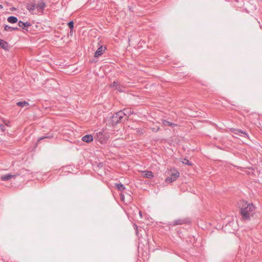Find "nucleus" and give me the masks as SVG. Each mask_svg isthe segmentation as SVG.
Segmentation results:
<instances>
[{"label": "nucleus", "mask_w": 262, "mask_h": 262, "mask_svg": "<svg viewBox=\"0 0 262 262\" xmlns=\"http://www.w3.org/2000/svg\"><path fill=\"white\" fill-rule=\"evenodd\" d=\"M121 120H122V119H119V117L118 118V116H116V113L115 114H114L112 117V122L113 124H117L118 123H119Z\"/></svg>", "instance_id": "nucleus-13"}, {"label": "nucleus", "mask_w": 262, "mask_h": 262, "mask_svg": "<svg viewBox=\"0 0 262 262\" xmlns=\"http://www.w3.org/2000/svg\"><path fill=\"white\" fill-rule=\"evenodd\" d=\"M134 228H135L136 230H137V226L136 225H135V224L134 225Z\"/></svg>", "instance_id": "nucleus-31"}, {"label": "nucleus", "mask_w": 262, "mask_h": 262, "mask_svg": "<svg viewBox=\"0 0 262 262\" xmlns=\"http://www.w3.org/2000/svg\"><path fill=\"white\" fill-rule=\"evenodd\" d=\"M0 129L2 131H4L5 130V126L4 125L2 124H0Z\"/></svg>", "instance_id": "nucleus-29"}, {"label": "nucleus", "mask_w": 262, "mask_h": 262, "mask_svg": "<svg viewBox=\"0 0 262 262\" xmlns=\"http://www.w3.org/2000/svg\"><path fill=\"white\" fill-rule=\"evenodd\" d=\"M17 105L20 107H24L29 105L28 102L26 101H19L16 103Z\"/></svg>", "instance_id": "nucleus-22"}, {"label": "nucleus", "mask_w": 262, "mask_h": 262, "mask_svg": "<svg viewBox=\"0 0 262 262\" xmlns=\"http://www.w3.org/2000/svg\"><path fill=\"white\" fill-rule=\"evenodd\" d=\"M182 163L184 164H185V165H189V166H191L192 165V163L191 162H190L188 159H184L183 160V161H182Z\"/></svg>", "instance_id": "nucleus-25"}, {"label": "nucleus", "mask_w": 262, "mask_h": 262, "mask_svg": "<svg viewBox=\"0 0 262 262\" xmlns=\"http://www.w3.org/2000/svg\"><path fill=\"white\" fill-rule=\"evenodd\" d=\"M151 129L154 132H157L158 130H159L160 127H159V126H156V127H151Z\"/></svg>", "instance_id": "nucleus-27"}, {"label": "nucleus", "mask_w": 262, "mask_h": 262, "mask_svg": "<svg viewBox=\"0 0 262 262\" xmlns=\"http://www.w3.org/2000/svg\"><path fill=\"white\" fill-rule=\"evenodd\" d=\"M136 132L138 134H141L143 133V130L142 129H140L136 128Z\"/></svg>", "instance_id": "nucleus-28"}, {"label": "nucleus", "mask_w": 262, "mask_h": 262, "mask_svg": "<svg viewBox=\"0 0 262 262\" xmlns=\"http://www.w3.org/2000/svg\"><path fill=\"white\" fill-rule=\"evenodd\" d=\"M18 28L16 27V28H14V27H10L8 25H6L5 26V30L7 31H9V32H12L14 30H18Z\"/></svg>", "instance_id": "nucleus-19"}, {"label": "nucleus", "mask_w": 262, "mask_h": 262, "mask_svg": "<svg viewBox=\"0 0 262 262\" xmlns=\"http://www.w3.org/2000/svg\"><path fill=\"white\" fill-rule=\"evenodd\" d=\"M116 114V116H118V118L119 117V119H122L124 117H125L124 115L125 114L123 112V110H121L118 112H117Z\"/></svg>", "instance_id": "nucleus-21"}, {"label": "nucleus", "mask_w": 262, "mask_h": 262, "mask_svg": "<svg viewBox=\"0 0 262 262\" xmlns=\"http://www.w3.org/2000/svg\"><path fill=\"white\" fill-rule=\"evenodd\" d=\"M232 132L235 135L246 138H249L248 135L245 132L243 131L241 129L233 128L232 129Z\"/></svg>", "instance_id": "nucleus-5"}, {"label": "nucleus", "mask_w": 262, "mask_h": 262, "mask_svg": "<svg viewBox=\"0 0 262 262\" xmlns=\"http://www.w3.org/2000/svg\"><path fill=\"white\" fill-rule=\"evenodd\" d=\"M168 174L169 176L166 178L165 182L167 183H170L176 181L179 177L180 173L177 170L173 169L168 172Z\"/></svg>", "instance_id": "nucleus-2"}, {"label": "nucleus", "mask_w": 262, "mask_h": 262, "mask_svg": "<svg viewBox=\"0 0 262 262\" xmlns=\"http://www.w3.org/2000/svg\"><path fill=\"white\" fill-rule=\"evenodd\" d=\"M53 137V135L52 134H49L48 135L43 136V137H41L38 138V142H39L41 140H43V139H45L46 138H52Z\"/></svg>", "instance_id": "nucleus-24"}, {"label": "nucleus", "mask_w": 262, "mask_h": 262, "mask_svg": "<svg viewBox=\"0 0 262 262\" xmlns=\"http://www.w3.org/2000/svg\"><path fill=\"white\" fill-rule=\"evenodd\" d=\"M140 216H141V212H140Z\"/></svg>", "instance_id": "nucleus-33"}, {"label": "nucleus", "mask_w": 262, "mask_h": 262, "mask_svg": "<svg viewBox=\"0 0 262 262\" xmlns=\"http://www.w3.org/2000/svg\"><path fill=\"white\" fill-rule=\"evenodd\" d=\"M233 224H234V222L232 221H230L227 224H226L225 226L223 227V229L225 231L232 232L233 231V230H230L229 227L232 226Z\"/></svg>", "instance_id": "nucleus-8"}, {"label": "nucleus", "mask_w": 262, "mask_h": 262, "mask_svg": "<svg viewBox=\"0 0 262 262\" xmlns=\"http://www.w3.org/2000/svg\"><path fill=\"white\" fill-rule=\"evenodd\" d=\"M18 26L19 27L23 28V29H26L27 30V29L31 26V24L28 21H27V22H23L22 21H18Z\"/></svg>", "instance_id": "nucleus-9"}, {"label": "nucleus", "mask_w": 262, "mask_h": 262, "mask_svg": "<svg viewBox=\"0 0 262 262\" xmlns=\"http://www.w3.org/2000/svg\"><path fill=\"white\" fill-rule=\"evenodd\" d=\"M254 209L255 207L252 203H247L246 202L243 204L241 209V213L243 220L244 221L250 220L251 216L253 215Z\"/></svg>", "instance_id": "nucleus-1"}, {"label": "nucleus", "mask_w": 262, "mask_h": 262, "mask_svg": "<svg viewBox=\"0 0 262 262\" xmlns=\"http://www.w3.org/2000/svg\"><path fill=\"white\" fill-rule=\"evenodd\" d=\"M70 33L72 34V30H71Z\"/></svg>", "instance_id": "nucleus-32"}, {"label": "nucleus", "mask_w": 262, "mask_h": 262, "mask_svg": "<svg viewBox=\"0 0 262 262\" xmlns=\"http://www.w3.org/2000/svg\"><path fill=\"white\" fill-rule=\"evenodd\" d=\"M106 49V47H104L102 46H100L95 53L94 57L98 58L102 55L105 50Z\"/></svg>", "instance_id": "nucleus-6"}, {"label": "nucleus", "mask_w": 262, "mask_h": 262, "mask_svg": "<svg viewBox=\"0 0 262 262\" xmlns=\"http://www.w3.org/2000/svg\"><path fill=\"white\" fill-rule=\"evenodd\" d=\"M162 123L165 126H176L177 124L175 123H171L169 121H168L165 119L161 120Z\"/></svg>", "instance_id": "nucleus-12"}, {"label": "nucleus", "mask_w": 262, "mask_h": 262, "mask_svg": "<svg viewBox=\"0 0 262 262\" xmlns=\"http://www.w3.org/2000/svg\"><path fill=\"white\" fill-rule=\"evenodd\" d=\"M82 140L83 142L89 143L93 140V137L91 135H86L82 137Z\"/></svg>", "instance_id": "nucleus-10"}, {"label": "nucleus", "mask_w": 262, "mask_h": 262, "mask_svg": "<svg viewBox=\"0 0 262 262\" xmlns=\"http://www.w3.org/2000/svg\"><path fill=\"white\" fill-rule=\"evenodd\" d=\"M46 7V4L43 1H39L35 4V10L37 11V13L42 14Z\"/></svg>", "instance_id": "nucleus-3"}, {"label": "nucleus", "mask_w": 262, "mask_h": 262, "mask_svg": "<svg viewBox=\"0 0 262 262\" xmlns=\"http://www.w3.org/2000/svg\"><path fill=\"white\" fill-rule=\"evenodd\" d=\"M16 176V174H7L2 176L1 179L3 181H7L12 178H15Z\"/></svg>", "instance_id": "nucleus-7"}, {"label": "nucleus", "mask_w": 262, "mask_h": 262, "mask_svg": "<svg viewBox=\"0 0 262 262\" xmlns=\"http://www.w3.org/2000/svg\"><path fill=\"white\" fill-rule=\"evenodd\" d=\"M115 187L120 191H122L126 189L125 187L122 183H116Z\"/></svg>", "instance_id": "nucleus-17"}, {"label": "nucleus", "mask_w": 262, "mask_h": 262, "mask_svg": "<svg viewBox=\"0 0 262 262\" xmlns=\"http://www.w3.org/2000/svg\"><path fill=\"white\" fill-rule=\"evenodd\" d=\"M111 87H115L119 91H121L120 84L117 82L114 81V82L110 84Z\"/></svg>", "instance_id": "nucleus-20"}, {"label": "nucleus", "mask_w": 262, "mask_h": 262, "mask_svg": "<svg viewBox=\"0 0 262 262\" xmlns=\"http://www.w3.org/2000/svg\"><path fill=\"white\" fill-rule=\"evenodd\" d=\"M7 20L9 23H11V24L15 23L18 20L17 18L15 16H9Z\"/></svg>", "instance_id": "nucleus-18"}, {"label": "nucleus", "mask_w": 262, "mask_h": 262, "mask_svg": "<svg viewBox=\"0 0 262 262\" xmlns=\"http://www.w3.org/2000/svg\"><path fill=\"white\" fill-rule=\"evenodd\" d=\"M123 112L124 113V115L126 117L125 119H127V118L129 117V116H130V115L133 114V111L129 108H124L123 110Z\"/></svg>", "instance_id": "nucleus-11"}, {"label": "nucleus", "mask_w": 262, "mask_h": 262, "mask_svg": "<svg viewBox=\"0 0 262 262\" xmlns=\"http://www.w3.org/2000/svg\"><path fill=\"white\" fill-rule=\"evenodd\" d=\"M184 221L183 220H181V219H178V220H176L174 221H173L172 225L173 226L182 225V224H184Z\"/></svg>", "instance_id": "nucleus-23"}, {"label": "nucleus", "mask_w": 262, "mask_h": 262, "mask_svg": "<svg viewBox=\"0 0 262 262\" xmlns=\"http://www.w3.org/2000/svg\"><path fill=\"white\" fill-rule=\"evenodd\" d=\"M96 138L101 143H105L108 139V136L103 134L102 132H99L96 134Z\"/></svg>", "instance_id": "nucleus-4"}, {"label": "nucleus", "mask_w": 262, "mask_h": 262, "mask_svg": "<svg viewBox=\"0 0 262 262\" xmlns=\"http://www.w3.org/2000/svg\"><path fill=\"white\" fill-rule=\"evenodd\" d=\"M120 198L122 201H123L124 199V195L123 194H120Z\"/></svg>", "instance_id": "nucleus-30"}, {"label": "nucleus", "mask_w": 262, "mask_h": 262, "mask_svg": "<svg viewBox=\"0 0 262 262\" xmlns=\"http://www.w3.org/2000/svg\"><path fill=\"white\" fill-rule=\"evenodd\" d=\"M143 172L144 173V177L146 178L151 179L154 177L152 172L150 171L145 170Z\"/></svg>", "instance_id": "nucleus-16"}, {"label": "nucleus", "mask_w": 262, "mask_h": 262, "mask_svg": "<svg viewBox=\"0 0 262 262\" xmlns=\"http://www.w3.org/2000/svg\"><path fill=\"white\" fill-rule=\"evenodd\" d=\"M27 9L30 12L33 13V11L35 10V4H28L27 6Z\"/></svg>", "instance_id": "nucleus-15"}, {"label": "nucleus", "mask_w": 262, "mask_h": 262, "mask_svg": "<svg viewBox=\"0 0 262 262\" xmlns=\"http://www.w3.org/2000/svg\"><path fill=\"white\" fill-rule=\"evenodd\" d=\"M0 47L3 49L6 50H8V44L6 41L0 39Z\"/></svg>", "instance_id": "nucleus-14"}, {"label": "nucleus", "mask_w": 262, "mask_h": 262, "mask_svg": "<svg viewBox=\"0 0 262 262\" xmlns=\"http://www.w3.org/2000/svg\"><path fill=\"white\" fill-rule=\"evenodd\" d=\"M69 27L71 30H72L74 28V22L73 21H70L68 23Z\"/></svg>", "instance_id": "nucleus-26"}]
</instances>
